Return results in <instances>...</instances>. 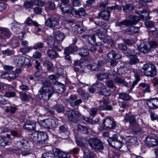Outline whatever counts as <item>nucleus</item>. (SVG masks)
<instances>
[{
    "mask_svg": "<svg viewBox=\"0 0 158 158\" xmlns=\"http://www.w3.org/2000/svg\"><path fill=\"white\" fill-rule=\"evenodd\" d=\"M61 11L64 13H69L76 17H80L85 14V10L84 8H79L78 10H76L71 6H67L64 8L60 6Z\"/></svg>",
    "mask_w": 158,
    "mask_h": 158,
    "instance_id": "f257e3e1",
    "label": "nucleus"
},
{
    "mask_svg": "<svg viewBox=\"0 0 158 158\" xmlns=\"http://www.w3.org/2000/svg\"><path fill=\"white\" fill-rule=\"evenodd\" d=\"M88 143L92 149L96 152H102L104 149L103 144L101 139L93 137L88 140Z\"/></svg>",
    "mask_w": 158,
    "mask_h": 158,
    "instance_id": "f03ea898",
    "label": "nucleus"
},
{
    "mask_svg": "<svg viewBox=\"0 0 158 158\" xmlns=\"http://www.w3.org/2000/svg\"><path fill=\"white\" fill-rule=\"evenodd\" d=\"M47 134L44 132H35L31 135V138L35 143L41 144L47 143L48 140Z\"/></svg>",
    "mask_w": 158,
    "mask_h": 158,
    "instance_id": "7ed1b4c3",
    "label": "nucleus"
},
{
    "mask_svg": "<svg viewBox=\"0 0 158 158\" xmlns=\"http://www.w3.org/2000/svg\"><path fill=\"white\" fill-rule=\"evenodd\" d=\"M129 18L132 20L125 19L120 22H117L115 23V27L121 28L123 26H128L135 25L140 20L139 17L137 16L131 15Z\"/></svg>",
    "mask_w": 158,
    "mask_h": 158,
    "instance_id": "20e7f679",
    "label": "nucleus"
},
{
    "mask_svg": "<svg viewBox=\"0 0 158 158\" xmlns=\"http://www.w3.org/2000/svg\"><path fill=\"white\" fill-rule=\"evenodd\" d=\"M144 75L148 77H153L157 75V72L156 66L152 64H146L143 66Z\"/></svg>",
    "mask_w": 158,
    "mask_h": 158,
    "instance_id": "39448f33",
    "label": "nucleus"
},
{
    "mask_svg": "<svg viewBox=\"0 0 158 158\" xmlns=\"http://www.w3.org/2000/svg\"><path fill=\"white\" fill-rule=\"evenodd\" d=\"M54 93L53 90L41 87L39 90L38 96L40 99L48 100L50 99Z\"/></svg>",
    "mask_w": 158,
    "mask_h": 158,
    "instance_id": "423d86ee",
    "label": "nucleus"
},
{
    "mask_svg": "<svg viewBox=\"0 0 158 158\" xmlns=\"http://www.w3.org/2000/svg\"><path fill=\"white\" fill-rule=\"evenodd\" d=\"M116 123L114 121V119L110 116L106 117L103 120L102 126H100L98 129L102 131L108 128L110 129H114L116 127Z\"/></svg>",
    "mask_w": 158,
    "mask_h": 158,
    "instance_id": "0eeeda50",
    "label": "nucleus"
},
{
    "mask_svg": "<svg viewBox=\"0 0 158 158\" xmlns=\"http://www.w3.org/2000/svg\"><path fill=\"white\" fill-rule=\"evenodd\" d=\"M13 59L15 65L19 67L28 64L30 62L28 58L19 55L14 56Z\"/></svg>",
    "mask_w": 158,
    "mask_h": 158,
    "instance_id": "6e6552de",
    "label": "nucleus"
},
{
    "mask_svg": "<svg viewBox=\"0 0 158 158\" xmlns=\"http://www.w3.org/2000/svg\"><path fill=\"white\" fill-rule=\"evenodd\" d=\"M66 115L68 119L71 122L77 123L78 120V118L81 116V114L76 110H70L67 112Z\"/></svg>",
    "mask_w": 158,
    "mask_h": 158,
    "instance_id": "1a4fd4ad",
    "label": "nucleus"
},
{
    "mask_svg": "<svg viewBox=\"0 0 158 158\" xmlns=\"http://www.w3.org/2000/svg\"><path fill=\"white\" fill-rule=\"evenodd\" d=\"M103 104L100 105L98 106V109L101 110L111 111L113 110V107L109 104V98H103L102 99Z\"/></svg>",
    "mask_w": 158,
    "mask_h": 158,
    "instance_id": "9d476101",
    "label": "nucleus"
},
{
    "mask_svg": "<svg viewBox=\"0 0 158 158\" xmlns=\"http://www.w3.org/2000/svg\"><path fill=\"white\" fill-rule=\"evenodd\" d=\"M45 25L50 28L54 27L59 24L58 20L53 17L48 18L45 21Z\"/></svg>",
    "mask_w": 158,
    "mask_h": 158,
    "instance_id": "9b49d317",
    "label": "nucleus"
},
{
    "mask_svg": "<svg viewBox=\"0 0 158 158\" xmlns=\"http://www.w3.org/2000/svg\"><path fill=\"white\" fill-rule=\"evenodd\" d=\"M123 121L125 123L129 122L131 126H134L137 124L135 118V116L133 115L129 116L128 114H126L124 116Z\"/></svg>",
    "mask_w": 158,
    "mask_h": 158,
    "instance_id": "f8f14e48",
    "label": "nucleus"
},
{
    "mask_svg": "<svg viewBox=\"0 0 158 158\" xmlns=\"http://www.w3.org/2000/svg\"><path fill=\"white\" fill-rule=\"evenodd\" d=\"M0 35L3 38L8 39L11 36L12 33L7 28L1 27H0Z\"/></svg>",
    "mask_w": 158,
    "mask_h": 158,
    "instance_id": "ddd939ff",
    "label": "nucleus"
},
{
    "mask_svg": "<svg viewBox=\"0 0 158 158\" xmlns=\"http://www.w3.org/2000/svg\"><path fill=\"white\" fill-rule=\"evenodd\" d=\"M146 141L147 143L151 147H153L158 144V140L154 137L151 135L146 137Z\"/></svg>",
    "mask_w": 158,
    "mask_h": 158,
    "instance_id": "4468645a",
    "label": "nucleus"
},
{
    "mask_svg": "<svg viewBox=\"0 0 158 158\" xmlns=\"http://www.w3.org/2000/svg\"><path fill=\"white\" fill-rule=\"evenodd\" d=\"M150 45L148 44L142 43L138 46V50L143 53H147L150 51Z\"/></svg>",
    "mask_w": 158,
    "mask_h": 158,
    "instance_id": "2eb2a0df",
    "label": "nucleus"
},
{
    "mask_svg": "<svg viewBox=\"0 0 158 158\" xmlns=\"http://www.w3.org/2000/svg\"><path fill=\"white\" fill-rule=\"evenodd\" d=\"M147 105L149 108L155 109L158 108V98H153L147 102Z\"/></svg>",
    "mask_w": 158,
    "mask_h": 158,
    "instance_id": "dca6fc26",
    "label": "nucleus"
},
{
    "mask_svg": "<svg viewBox=\"0 0 158 158\" xmlns=\"http://www.w3.org/2000/svg\"><path fill=\"white\" fill-rule=\"evenodd\" d=\"M54 155L60 158H69L70 157L68 153L63 152L59 149H55Z\"/></svg>",
    "mask_w": 158,
    "mask_h": 158,
    "instance_id": "f3484780",
    "label": "nucleus"
},
{
    "mask_svg": "<svg viewBox=\"0 0 158 158\" xmlns=\"http://www.w3.org/2000/svg\"><path fill=\"white\" fill-rule=\"evenodd\" d=\"M1 77L2 78L7 79L10 81L15 79L17 77V75L15 74H9L5 72L1 75Z\"/></svg>",
    "mask_w": 158,
    "mask_h": 158,
    "instance_id": "a211bd4d",
    "label": "nucleus"
},
{
    "mask_svg": "<svg viewBox=\"0 0 158 158\" xmlns=\"http://www.w3.org/2000/svg\"><path fill=\"white\" fill-rule=\"evenodd\" d=\"M35 127L36 123L30 121H27L23 125L25 129L30 131L35 130Z\"/></svg>",
    "mask_w": 158,
    "mask_h": 158,
    "instance_id": "6ab92c4d",
    "label": "nucleus"
},
{
    "mask_svg": "<svg viewBox=\"0 0 158 158\" xmlns=\"http://www.w3.org/2000/svg\"><path fill=\"white\" fill-rule=\"evenodd\" d=\"M110 15V11L108 10H105L101 11L98 14L100 18L107 21L109 19Z\"/></svg>",
    "mask_w": 158,
    "mask_h": 158,
    "instance_id": "aec40b11",
    "label": "nucleus"
},
{
    "mask_svg": "<svg viewBox=\"0 0 158 158\" xmlns=\"http://www.w3.org/2000/svg\"><path fill=\"white\" fill-rule=\"evenodd\" d=\"M87 41L88 43L91 45H96V46H100L103 44L101 43H97L96 42L95 35L94 34L88 36Z\"/></svg>",
    "mask_w": 158,
    "mask_h": 158,
    "instance_id": "412c9836",
    "label": "nucleus"
},
{
    "mask_svg": "<svg viewBox=\"0 0 158 158\" xmlns=\"http://www.w3.org/2000/svg\"><path fill=\"white\" fill-rule=\"evenodd\" d=\"M123 144V142L118 140L111 142L110 143L109 145L113 148L117 149H120L122 148Z\"/></svg>",
    "mask_w": 158,
    "mask_h": 158,
    "instance_id": "4be33fe9",
    "label": "nucleus"
},
{
    "mask_svg": "<svg viewBox=\"0 0 158 158\" xmlns=\"http://www.w3.org/2000/svg\"><path fill=\"white\" fill-rule=\"evenodd\" d=\"M11 140L7 139V138H2L0 137V146L4 147L6 145H9L11 144Z\"/></svg>",
    "mask_w": 158,
    "mask_h": 158,
    "instance_id": "5701e85b",
    "label": "nucleus"
},
{
    "mask_svg": "<svg viewBox=\"0 0 158 158\" xmlns=\"http://www.w3.org/2000/svg\"><path fill=\"white\" fill-rule=\"evenodd\" d=\"M107 58L110 60H113L118 59L120 56H118L117 53L114 51H111L107 54Z\"/></svg>",
    "mask_w": 158,
    "mask_h": 158,
    "instance_id": "b1692460",
    "label": "nucleus"
},
{
    "mask_svg": "<svg viewBox=\"0 0 158 158\" xmlns=\"http://www.w3.org/2000/svg\"><path fill=\"white\" fill-rule=\"evenodd\" d=\"M48 57L52 59H54L58 57V53L53 49H49L47 52Z\"/></svg>",
    "mask_w": 158,
    "mask_h": 158,
    "instance_id": "393cba45",
    "label": "nucleus"
},
{
    "mask_svg": "<svg viewBox=\"0 0 158 158\" xmlns=\"http://www.w3.org/2000/svg\"><path fill=\"white\" fill-rule=\"evenodd\" d=\"M93 86H95L97 88L98 92H100L103 90L105 89L106 86L103 83L98 82L94 83L93 85Z\"/></svg>",
    "mask_w": 158,
    "mask_h": 158,
    "instance_id": "a878e982",
    "label": "nucleus"
},
{
    "mask_svg": "<svg viewBox=\"0 0 158 158\" xmlns=\"http://www.w3.org/2000/svg\"><path fill=\"white\" fill-rule=\"evenodd\" d=\"M87 68L91 71H97L99 69L97 64L95 63L88 64Z\"/></svg>",
    "mask_w": 158,
    "mask_h": 158,
    "instance_id": "bb28decb",
    "label": "nucleus"
},
{
    "mask_svg": "<svg viewBox=\"0 0 158 158\" xmlns=\"http://www.w3.org/2000/svg\"><path fill=\"white\" fill-rule=\"evenodd\" d=\"M55 38L58 42H61L64 39L65 36L64 34L60 31H58L55 35Z\"/></svg>",
    "mask_w": 158,
    "mask_h": 158,
    "instance_id": "cd10ccee",
    "label": "nucleus"
},
{
    "mask_svg": "<svg viewBox=\"0 0 158 158\" xmlns=\"http://www.w3.org/2000/svg\"><path fill=\"white\" fill-rule=\"evenodd\" d=\"M118 95L119 98L123 100L127 101L131 99V97L126 93H119Z\"/></svg>",
    "mask_w": 158,
    "mask_h": 158,
    "instance_id": "c85d7f7f",
    "label": "nucleus"
},
{
    "mask_svg": "<svg viewBox=\"0 0 158 158\" xmlns=\"http://www.w3.org/2000/svg\"><path fill=\"white\" fill-rule=\"evenodd\" d=\"M25 23L28 25H33L36 27H38L40 25L37 22L33 21L29 17L27 18L25 22Z\"/></svg>",
    "mask_w": 158,
    "mask_h": 158,
    "instance_id": "c756f323",
    "label": "nucleus"
},
{
    "mask_svg": "<svg viewBox=\"0 0 158 158\" xmlns=\"http://www.w3.org/2000/svg\"><path fill=\"white\" fill-rule=\"evenodd\" d=\"M130 59L129 63L131 64H135L139 62V60L138 58L136 55L130 56Z\"/></svg>",
    "mask_w": 158,
    "mask_h": 158,
    "instance_id": "7c9ffc66",
    "label": "nucleus"
},
{
    "mask_svg": "<svg viewBox=\"0 0 158 158\" xmlns=\"http://www.w3.org/2000/svg\"><path fill=\"white\" fill-rule=\"evenodd\" d=\"M123 11L125 13H128L132 10L134 7L131 4H127L125 6H123Z\"/></svg>",
    "mask_w": 158,
    "mask_h": 158,
    "instance_id": "2f4dec72",
    "label": "nucleus"
},
{
    "mask_svg": "<svg viewBox=\"0 0 158 158\" xmlns=\"http://www.w3.org/2000/svg\"><path fill=\"white\" fill-rule=\"evenodd\" d=\"M139 86L144 89L143 91L144 93H150V87L149 84L145 83H140L139 84Z\"/></svg>",
    "mask_w": 158,
    "mask_h": 158,
    "instance_id": "473e14b6",
    "label": "nucleus"
},
{
    "mask_svg": "<svg viewBox=\"0 0 158 158\" xmlns=\"http://www.w3.org/2000/svg\"><path fill=\"white\" fill-rule=\"evenodd\" d=\"M19 97L22 100L25 101H28L31 98V96L30 95H28L24 93H20Z\"/></svg>",
    "mask_w": 158,
    "mask_h": 158,
    "instance_id": "72a5a7b5",
    "label": "nucleus"
},
{
    "mask_svg": "<svg viewBox=\"0 0 158 158\" xmlns=\"http://www.w3.org/2000/svg\"><path fill=\"white\" fill-rule=\"evenodd\" d=\"M115 82L119 84H123L124 86L127 87L128 83L124 79L118 77H116L114 79Z\"/></svg>",
    "mask_w": 158,
    "mask_h": 158,
    "instance_id": "f704fd0d",
    "label": "nucleus"
},
{
    "mask_svg": "<svg viewBox=\"0 0 158 158\" xmlns=\"http://www.w3.org/2000/svg\"><path fill=\"white\" fill-rule=\"evenodd\" d=\"M83 151L84 154L87 155L89 158H94V155L93 153L91 152L89 150V148H83Z\"/></svg>",
    "mask_w": 158,
    "mask_h": 158,
    "instance_id": "c9c22d12",
    "label": "nucleus"
},
{
    "mask_svg": "<svg viewBox=\"0 0 158 158\" xmlns=\"http://www.w3.org/2000/svg\"><path fill=\"white\" fill-rule=\"evenodd\" d=\"M89 52L87 48H82L79 50L78 54L82 56H86L88 55Z\"/></svg>",
    "mask_w": 158,
    "mask_h": 158,
    "instance_id": "e433bc0d",
    "label": "nucleus"
},
{
    "mask_svg": "<svg viewBox=\"0 0 158 158\" xmlns=\"http://www.w3.org/2000/svg\"><path fill=\"white\" fill-rule=\"evenodd\" d=\"M53 107L58 113H61L64 111V106L61 104H57L54 106Z\"/></svg>",
    "mask_w": 158,
    "mask_h": 158,
    "instance_id": "4c0bfd02",
    "label": "nucleus"
},
{
    "mask_svg": "<svg viewBox=\"0 0 158 158\" xmlns=\"http://www.w3.org/2000/svg\"><path fill=\"white\" fill-rule=\"evenodd\" d=\"M45 7L48 10H53L55 8V4L54 2H49L46 4Z\"/></svg>",
    "mask_w": 158,
    "mask_h": 158,
    "instance_id": "58836bf2",
    "label": "nucleus"
},
{
    "mask_svg": "<svg viewBox=\"0 0 158 158\" xmlns=\"http://www.w3.org/2000/svg\"><path fill=\"white\" fill-rule=\"evenodd\" d=\"M32 49H33V48L32 46H29L21 48L20 51L23 54H25Z\"/></svg>",
    "mask_w": 158,
    "mask_h": 158,
    "instance_id": "ea45409f",
    "label": "nucleus"
},
{
    "mask_svg": "<svg viewBox=\"0 0 158 158\" xmlns=\"http://www.w3.org/2000/svg\"><path fill=\"white\" fill-rule=\"evenodd\" d=\"M82 102V100L81 99H79L74 101L73 102H71L70 105L73 107H77V108H77L78 105Z\"/></svg>",
    "mask_w": 158,
    "mask_h": 158,
    "instance_id": "a19ab883",
    "label": "nucleus"
},
{
    "mask_svg": "<svg viewBox=\"0 0 158 158\" xmlns=\"http://www.w3.org/2000/svg\"><path fill=\"white\" fill-rule=\"evenodd\" d=\"M141 13L143 14L147 13L148 15L147 16H144V15H141V17L143 20H147L151 18V17H150L149 15L150 13L151 12L150 11H147L145 10H142L140 11Z\"/></svg>",
    "mask_w": 158,
    "mask_h": 158,
    "instance_id": "79ce46f5",
    "label": "nucleus"
},
{
    "mask_svg": "<svg viewBox=\"0 0 158 158\" xmlns=\"http://www.w3.org/2000/svg\"><path fill=\"white\" fill-rule=\"evenodd\" d=\"M76 50L73 48L69 46L65 48L64 53L66 54H69L73 53Z\"/></svg>",
    "mask_w": 158,
    "mask_h": 158,
    "instance_id": "37998d69",
    "label": "nucleus"
},
{
    "mask_svg": "<svg viewBox=\"0 0 158 158\" xmlns=\"http://www.w3.org/2000/svg\"><path fill=\"white\" fill-rule=\"evenodd\" d=\"M97 77L98 79L101 80L108 78L109 76L106 73H102L97 74Z\"/></svg>",
    "mask_w": 158,
    "mask_h": 158,
    "instance_id": "c03bdc74",
    "label": "nucleus"
},
{
    "mask_svg": "<svg viewBox=\"0 0 158 158\" xmlns=\"http://www.w3.org/2000/svg\"><path fill=\"white\" fill-rule=\"evenodd\" d=\"M51 83L47 80H45L43 82L42 86L41 87H43L44 89H48L53 90V88H51Z\"/></svg>",
    "mask_w": 158,
    "mask_h": 158,
    "instance_id": "a18cd8bd",
    "label": "nucleus"
},
{
    "mask_svg": "<svg viewBox=\"0 0 158 158\" xmlns=\"http://www.w3.org/2000/svg\"><path fill=\"white\" fill-rule=\"evenodd\" d=\"M68 130V127L66 125H62L59 127V133H64L66 132Z\"/></svg>",
    "mask_w": 158,
    "mask_h": 158,
    "instance_id": "49530a36",
    "label": "nucleus"
},
{
    "mask_svg": "<svg viewBox=\"0 0 158 158\" xmlns=\"http://www.w3.org/2000/svg\"><path fill=\"white\" fill-rule=\"evenodd\" d=\"M108 61V60L105 58H101L98 60V62L97 64H98L99 67L102 66L103 65L106 64Z\"/></svg>",
    "mask_w": 158,
    "mask_h": 158,
    "instance_id": "de8ad7c7",
    "label": "nucleus"
},
{
    "mask_svg": "<svg viewBox=\"0 0 158 158\" xmlns=\"http://www.w3.org/2000/svg\"><path fill=\"white\" fill-rule=\"evenodd\" d=\"M41 158H54V155L52 153H44L42 154Z\"/></svg>",
    "mask_w": 158,
    "mask_h": 158,
    "instance_id": "09e8293b",
    "label": "nucleus"
},
{
    "mask_svg": "<svg viewBox=\"0 0 158 158\" xmlns=\"http://www.w3.org/2000/svg\"><path fill=\"white\" fill-rule=\"evenodd\" d=\"M44 44L42 43L39 42L34 44L32 48H33V49H40L44 47Z\"/></svg>",
    "mask_w": 158,
    "mask_h": 158,
    "instance_id": "8fccbe9b",
    "label": "nucleus"
},
{
    "mask_svg": "<svg viewBox=\"0 0 158 158\" xmlns=\"http://www.w3.org/2000/svg\"><path fill=\"white\" fill-rule=\"evenodd\" d=\"M148 45H149L150 50L152 48H154L157 47L158 46V43L156 41H151L148 43Z\"/></svg>",
    "mask_w": 158,
    "mask_h": 158,
    "instance_id": "3c124183",
    "label": "nucleus"
},
{
    "mask_svg": "<svg viewBox=\"0 0 158 158\" xmlns=\"http://www.w3.org/2000/svg\"><path fill=\"white\" fill-rule=\"evenodd\" d=\"M11 43L13 47L14 48L18 47L19 45L18 40L16 39L15 38H13L12 39Z\"/></svg>",
    "mask_w": 158,
    "mask_h": 158,
    "instance_id": "603ef678",
    "label": "nucleus"
},
{
    "mask_svg": "<svg viewBox=\"0 0 158 158\" xmlns=\"http://www.w3.org/2000/svg\"><path fill=\"white\" fill-rule=\"evenodd\" d=\"M33 2L32 1H26L24 3V6L26 9H29L33 6Z\"/></svg>",
    "mask_w": 158,
    "mask_h": 158,
    "instance_id": "864d4df0",
    "label": "nucleus"
},
{
    "mask_svg": "<svg viewBox=\"0 0 158 158\" xmlns=\"http://www.w3.org/2000/svg\"><path fill=\"white\" fill-rule=\"evenodd\" d=\"M2 54L4 55L10 56L14 54V52L12 50H10L9 49L2 51Z\"/></svg>",
    "mask_w": 158,
    "mask_h": 158,
    "instance_id": "5fc2aeb1",
    "label": "nucleus"
},
{
    "mask_svg": "<svg viewBox=\"0 0 158 158\" xmlns=\"http://www.w3.org/2000/svg\"><path fill=\"white\" fill-rule=\"evenodd\" d=\"M44 65L47 68L48 70H51L52 66V63L48 60L44 61Z\"/></svg>",
    "mask_w": 158,
    "mask_h": 158,
    "instance_id": "6e6d98bb",
    "label": "nucleus"
},
{
    "mask_svg": "<svg viewBox=\"0 0 158 158\" xmlns=\"http://www.w3.org/2000/svg\"><path fill=\"white\" fill-rule=\"evenodd\" d=\"M98 110V108H90L89 110V113L90 115L93 116H95L97 114Z\"/></svg>",
    "mask_w": 158,
    "mask_h": 158,
    "instance_id": "4d7b16f0",
    "label": "nucleus"
},
{
    "mask_svg": "<svg viewBox=\"0 0 158 158\" xmlns=\"http://www.w3.org/2000/svg\"><path fill=\"white\" fill-rule=\"evenodd\" d=\"M49 118L44 120L43 125L46 128H51Z\"/></svg>",
    "mask_w": 158,
    "mask_h": 158,
    "instance_id": "13d9d810",
    "label": "nucleus"
},
{
    "mask_svg": "<svg viewBox=\"0 0 158 158\" xmlns=\"http://www.w3.org/2000/svg\"><path fill=\"white\" fill-rule=\"evenodd\" d=\"M22 148L25 149H28L29 148V144L28 141L27 140H22Z\"/></svg>",
    "mask_w": 158,
    "mask_h": 158,
    "instance_id": "bf43d9fd",
    "label": "nucleus"
},
{
    "mask_svg": "<svg viewBox=\"0 0 158 158\" xmlns=\"http://www.w3.org/2000/svg\"><path fill=\"white\" fill-rule=\"evenodd\" d=\"M46 42L48 44L52 45L54 44L55 41L54 39L50 36L47 38Z\"/></svg>",
    "mask_w": 158,
    "mask_h": 158,
    "instance_id": "052dcab7",
    "label": "nucleus"
},
{
    "mask_svg": "<svg viewBox=\"0 0 158 158\" xmlns=\"http://www.w3.org/2000/svg\"><path fill=\"white\" fill-rule=\"evenodd\" d=\"M78 130H81L83 131V132L85 133H87L88 132V129L87 128L84 126L81 125H79L78 126Z\"/></svg>",
    "mask_w": 158,
    "mask_h": 158,
    "instance_id": "680f3d73",
    "label": "nucleus"
},
{
    "mask_svg": "<svg viewBox=\"0 0 158 158\" xmlns=\"http://www.w3.org/2000/svg\"><path fill=\"white\" fill-rule=\"evenodd\" d=\"M16 95L15 93L14 92H8L5 93L4 96L6 97L10 98L14 97Z\"/></svg>",
    "mask_w": 158,
    "mask_h": 158,
    "instance_id": "e2e57ef3",
    "label": "nucleus"
},
{
    "mask_svg": "<svg viewBox=\"0 0 158 158\" xmlns=\"http://www.w3.org/2000/svg\"><path fill=\"white\" fill-rule=\"evenodd\" d=\"M34 4L40 6H43L45 4L44 2L41 0H35L33 2Z\"/></svg>",
    "mask_w": 158,
    "mask_h": 158,
    "instance_id": "0e129e2a",
    "label": "nucleus"
},
{
    "mask_svg": "<svg viewBox=\"0 0 158 158\" xmlns=\"http://www.w3.org/2000/svg\"><path fill=\"white\" fill-rule=\"evenodd\" d=\"M118 135L117 134H114L113 135L112 137L110 138L107 141L109 144L112 141H115L118 140H117Z\"/></svg>",
    "mask_w": 158,
    "mask_h": 158,
    "instance_id": "69168bd1",
    "label": "nucleus"
},
{
    "mask_svg": "<svg viewBox=\"0 0 158 158\" xmlns=\"http://www.w3.org/2000/svg\"><path fill=\"white\" fill-rule=\"evenodd\" d=\"M106 84L107 86L112 89L114 87V81L111 80H108L106 81Z\"/></svg>",
    "mask_w": 158,
    "mask_h": 158,
    "instance_id": "338daca9",
    "label": "nucleus"
},
{
    "mask_svg": "<svg viewBox=\"0 0 158 158\" xmlns=\"http://www.w3.org/2000/svg\"><path fill=\"white\" fill-rule=\"evenodd\" d=\"M118 49L122 51H126L127 49V46L123 43H119L118 44Z\"/></svg>",
    "mask_w": 158,
    "mask_h": 158,
    "instance_id": "774afa93",
    "label": "nucleus"
}]
</instances>
